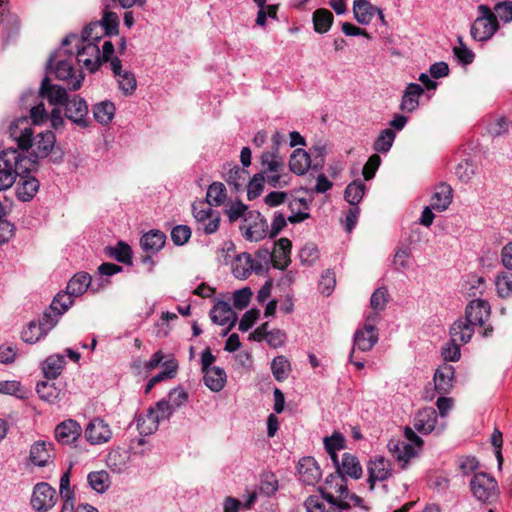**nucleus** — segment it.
<instances>
[{
    "label": "nucleus",
    "mask_w": 512,
    "mask_h": 512,
    "mask_svg": "<svg viewBox=\"0 0 512 512\" xmlns=\"http://www.w3.org/2000/svg\"><path fill=\"white\" fill-rule=\"evenodd\" d=\"M8 133L13 141L16 142L18 149L28 151L32 148V153L28 158L34 159V168L38 164L39 159L55 155L53 161H59L62 154L55 151L56 136L50 131H44L34 136V131L27 117H20L9 125Z\"/></svg>",
    "instance_id": "f257e3e1"
},
{
    "label": "nucleus",
    "mask_w": 512,
    "mask_h": 512,
    "mask_svg": "<svg viewBox=\"0 0 512 512\" xmlns=\"http://www.w3.org/2000/svg\"><path fill=\"white\" fill-rule=\"evenodd\" d=\"M34 170V159L24 156L18 149L8 148L0 152V191L10 188L16 178Z\"/></svg>",
    "instance_id": "f03ea898"
},
{
    "label": "nucleus",
    "mask_w": 512,
    "mask_h": 512,
    "mask_svg": "<svg viewBox=\"0 0 512 512\" xmlns=\"http://www.w3.org/2000/svg\"><path fill=\"white\" fill-rule=\"evenodd\" d=\"M67 46H63L55 51L47 62V69L53 73L59 80L67 83V88L71 91L80 89L84 80V74L76 70L73 66V53Z\"/></svg>",
    "instance_id": "7ed1b4c3"
},
{
    "label": "nucleus",
    "mask_w": 512,
    "mask_h": 512,
    "mask_svg": "<svg viewBox=\"0 0 512 512\" xmlns=\"http://www.w3.org/2000/svg\"><path fill=\"white\" fill-rule=\"evenodd\" d=\"M479 16L471 26V36L477 41L489 40L499 28L497 16L487 5L478 6Z\"/></svg>",
    "instance_id": "20e7f679"
},
{
    "label": "nucleus",
    "mask_w": 512,
    "mask_h": 512,
    "mask_svg": "<svg viewBox=\"0 0 512 512\" xmlns=\"http://www.w3.org/2000/svg\"><path fill=\"white\" fill-rule=\"evenodd\" d=\"M470 487L473 495L483 503H491L498 496V485L496 480L489 474L476 473L471 481Z\"/></svg>",
    "instance_id": "39448f33"
},
{
    "label": "nucleus",
    "mask_w": 512,
    "mask_h": 512,
    "mask_svg": "<svg viewBox=\"0 0 512 512\" xmlns=\"http://www.w3.org/2000/svg\"><path fill=\"white\" fill-rule=\"evenodd\" d=\"M88 113V104L79 95L69 97L64 104L65 117L79 128L85 129L91 126L92 120Z\"/></svg>",
    "instance_id": "423d86ee"
},
{
    "label": "nucleus",
    "mask_w": 512,
    "mask_h": 512,
    "mask_svg": "<svg viewBox=\"0 0 512 512\" xmlns=\"http://www.w3.org/2000/svg\"><path fill=\"white\" fill-rule=\"evenodd\" d=\"M243 237L247 241L258 242L269 235L267 220L259 211L252 210L245 216V224L240 226Z\"/></svg>",
    "instance_id": "0eeeda50"
},
{
    "label": "nucleus",
    "mask_w": 512,
    "mask_h": 512,
    "mask_svg": "<svg viewBox=\"0 0 512 512\" xmlns=\"http://www.w3.org/2000/svg\"><path fill=\"white\" fill-rule=\"evenodd\" d=\"M56 490L46 482L35 485L31 497V506L37 512H46L56 503Z\"/></svg>",
    "instance_id": "6e6552de"
},
{
    "label": "nucleus",
    "mask_w": 512,
    "mask_h": 512,
    "mask_svg": "<svg viewBox=\"0 0 512 512\" xmlns=\"http://www.w3.org/2000/svg\"><path fill=\"white\" fill-rule=\"evenodd\" d=\"M377 319V314L372 313L367 316L363 329L357 330L354 334V346L361 351H369L378 342V334L373 322Z\"/></svg>",
    "instance_id": "1a4fd4ad"
},
{
    "label": "nucleus",
    "mask_w": 512,
    "mask_h": 512,
    "mask_svg": "<svg viewBox=\"0 0 512 512\" xmlns=\"http://www.w3.org/2000/svg\"><path fill=\"white\" fill-rule=\"evenodd\" d=\"M77 61L90 72H95L101 65L100 49L96 43L77 42Z\"/></svg>",
    "instance_id": "9d476101"
},
{
    "label": "nucleus",
    "mask_w": 512,
    "mask_h": 512,
    "mask_svg": "<svg viewBox=\"0 0 512 512\" xmlns=\"http://www.w3.org/2000/svg\"><path fill=\"white\" fill-rule=\"evenodd\" d=\"M490 310V305L486 300H472L465 309L464 319L475 327L482 328L490 317Z\"/></svg>",
    "instance_id": "9b49d317"
},
{
    "label": "nucleus",
    "mask_w": 512,
    "mask_h": 512,
    "mask_svg": "<svg viewBox=\"0 0 512 512\" xmlns=\"http://www.w3.org/2000/svg\"><path fill=\"white\" fill-rule=\"evenodd\" d=\"M211 320L221 326L227 325L228 327L222 333L223 336H226L231 328L235 325L237 316L229 303L225 301L217 302L210 311Z\"/></svg>",
    "instance_id": "f8f14e48"
},
{
    "label": "nucleus",
    "mask_w": 512,
    "mask_h": 512,
    "mask_svg": "<svg viewBox=\"0 0 512 512\" xmlns=\"http://www.w3.org/2000/svg\"><path fill=\"white\" fill-rule=\"evenodd\" d=\"M55 438L62 445H73L80 438L82 428L72 419L65 420L55 427Z\"/></svg>",
    "instance_id": "ddd939ff"
},
{
    "label": "nucleus",
    "mask_w": 512,
    "mask_h": 512,
    "mask_svg": "<svg viewBox=\"0 0 512 512\" xmlns=\"http://www.w3.org/2000/svg\"><path fill=\"white\" fill-rule=\"evenodd\" d=\"M112 431L107 423L100 418L92 419L85 429V438L93 445L102 444L110 440Z\"/></svg>",
    "instance_id": "4468645a"
},
{
    "label": "nucleus",
    "mask_w": 512,
    "mask_h": 512,
    "mask_svg": "<svg viewBox=\"0 0 512 512\" xmlns=\"http://www.w3.org/2000/svg\"><path fill=\"white\" fill-rule=\"evenodd\" d=\"M55 457L53 443L44 440H38L31 445L29 459L38 466H47Z\"/></svg>",
    "instance_id": "2eb2a0df"
},
{
    "label": "nucleus",
    "mask_w": 512,
    "mask_h": 512,
    "mask_svg": "<svg viewBox=\"0 0 512 512\" xmlns=\"http://www.w3.org/2000/svg\"><path fill=\"white\" fill-rule=\"evenodd\" d=\"M353 14L355 20L362 25L371 23L374 16L377 14L380 20L384 23V14L381 9L371 4L368 0H354Z\"/></svg>",
    "instance_id": "dca6fc26"
},
{
    "label": "nucleus",
    "mask_w": 512,
    "mask_h": 512,
    "mask_svg": "<svg viewBox=\"0 0 512 512\" xmlns=\"http://www.w3.org/2000/svg\"><path fill=\"white\" fill-rule=\"evenodd\" d=\"M454 374V367L447 363H443L436 369L433 381L435 390L439 394H448L452 390L454 383Z\"/></svg>",
    "instance_id": "f3484780"
},
{
    "label": "nucleus",
    "mask_w": 512,
    "mask_h": 512,
    "mask_svg": "<svg viewBox=\"0 0 512 512\" xmlns=\"http://www.w3.org/2000/svg\"><path fill=\"white\" fill-rule=\"evenodd\" d=\"M39 94L41 97L46 98L50 104L55 106H64L69 98L67 90L61 86L51 84L48 77L42 80Z\"/></svg>",
    "instance_id": "a211bd4d"
},
{
    "label": "nucleus",
    "mask_w": 512,
    "mask_h": 512,
    "mask_svg": "<svg viewBox=\"0 0 512 512\" xmlns=\"http://www.w3.org/2000/svg\"><path fill=\"white\" fill-rule=\"evenodd\" d=\"M368 483L370 490L374 489L376 481H384L391 476V465L384 457H377L368 464Z\"/></svg>",
    "instance_id": "6ab92c4d"
},
{
    "label": "nucleus",
    "mask_w": 512,
    "mask_h": 512,
    "mask_svg": "<svg viewBox=\"0 0 512 512\" xmlns=\"http://www.w3.org/2000/svg\"><path fill=\"white\" fill-rule=\"evenodd\" d=\"M300 480L307 485H314L321 478V469L314 458L304 457L298 463Z\"/></svg>",
    "instance_id": "aec40b11"
},
{
    "label": "nucleus",
    "mask_w": 512,
    "mask_h": 512,
    "mask_svg": "<svg viewBox=\"0 0 512 512\" xmlns=\"http://www.w3.org/2000/svg\"><path fill=\"white\" fill-rule=\"evenodd\" d=\"M292 243L288 238H280L274 242L272 251L273 267L280 270H285L291 263Z\"/></svg>",
    "instance_id": "412c9836"
},
{
    "label": "nucleus",
    "mask_w": 512,
    "mask_h": 512,
    "mask_svg": "<svg viewBox=\"0 0 512 512\" xmlns=\"http://www.w3.org/2000/svg\"><path fill=\"white\" fill-rule=\"evenodd\" d=\"M388 449L392 456L401 464L402 469H405L409 460L418 454L415 447L402 440H390Z\"/></svg>",
    "instance_id": "4be33fe9"
},
{
    "label": "nucleus",
    "mask_w": 512,
    "mask_h": 512,
    "mask_svg": "<svg viewBox=\"0 0 512 512\" xmlns=\"http://www.w3.org/2000/svg\"><path fill=\"white\" fill-rule=\"evenodd\" d=\"M437 418V411L434 408L422 409L414 418V429L421 434H429L435 429Z\"/></svg>",
    "instance_id": "5701e85b"
},
{
    "label": "nucleus",
    "mask_w": 512,
    "mask_h": 512,
    "mask_svg": "<svg viewBox=\"0 0 512 512\" xmlns=\"http://www.w3.org/2000/svg\"><path fill=\"white\" fill-rule=\"evenodd\" d=\"M453 199V190L450 185L440 183L434 188L431 196L430 206L439 212L445 211Z\"/></svg>",
    "instance_id": "b1692460"
},
{
    "label": "nucleus",
    "mask_w": 512,
    "mask_h": 512,
    "mask_svg": "<svg viewBox=\"0 0 512 512\" xmlns=\"http://www.w3.org/2000/svg\"><path fill=\"white\" fill-rule=\"evenodd\" d=\"M103 33L104 32H102L101 24H99L97 22L90 23V24L86 25L85 28L83 29V34H82L81 39H79L77 35L71 34V35L66 36L62 40V45L69 46L74 41L81 42V43H96L97 41H99L101 39Z\"/></svg>",
    "instance_id": "393cba45"
},
{
    "label": "nucleus",
    "mask_w": 512,
    "mask_h": 512,
    "mask_svg": "<svg viewBox=\"0 0 512 512\" xmlns=\"http://www.w3.org/2000/svg\"><path fill=\"white\" fill-rule=\"evenodd\" d=\"M88 288L93 292H97L100 289V285L94 287L91 276L85 272L75 274L66 287L70 295L74 296L82 295Z\"/></svg>",
    "instance_id": "a878e982"
},
{
    "label": "nucleus",
    "mask_w": 512,
    "mask_h": 512,
    "mask_svg": "<svg viewBox=\"0 0 512 512\" xmlns=\"http://www.w3.org/2000/svg\"><path fill=\"white\" fill-rule=\"evenodd\" d=\"M424 93V89L417 83L407 85L402 96L400 109L404 112H413L419 105V98Z\"/></svg>",
    "instance_id": "bb28decb"
},
{
    "label": "nucleus",
    "mask_w": 512,
    "mask_h": 512,
    "mask_svg": "<svg viewBox=\"0 0 512 512\" xmlns=\"http://www.w3.org/2000/svg\"><path fill=\"white\" fill-rule=\"evenodd\" d=\"M475 332V326L465 319L456 320L450 328L452 341L460 344L468 343Z\"/></svg>",
    "instance_id": "cd10ccee"
},
{
    "label": "nucleus",
    "mask_w": 512,
    "mask_h": 512,
    "mask_svg": "<svg viewBox=\"0 0 512 512\" xmlns=\"http://www.w3.org/2000/svg\"><path fill=\"white\" fill-rule=\"evenodd\" d=\"M166 235L159 230H151L140 239L142 249L149 254H156L165 245Z\"/></svg>",
    "instance_id": "c85d7f7f"
},
{
    "label": "nucleus",
    "mask_w": 512,
    "mask_h": 512,
    "mask_svg": "<svg viewBox=\"0 0 512 512\" xmlns=\"http://www.w3.org/2000/svg\"><path fill=\"white\" fill-rule=\"evenodd\" d=\"M289 167L297 175L305 174L309 168L313 169L310 154L301 148L294 150L290 156Z\"/></svg>",
    "instance_id": "c756f323"
},
{
    "label": "nucleus",
    "mask_w": 512,
    "mask_h": 512,
    "mask_svg": "<svg viewBox=\"0 0 512 512\" xmlns=\"http://www.w3.org/2000/svg\"><path fill=\"white\" fill-rule=\"evenodd\" d=\"M39 189V181L30 176L29 173L20 177V181L16 188V194L21 201H30Z\"/></svg>",
    "instance_id": "7c9ffc66"
},
{
    "label": "nucleus",
    "mask_w": 512,
    "mask_h": 512,
    "mask_svg": "<svg viewBox=\"0 0 512 512\" xmlns=\"http://www.w3.org/2000/svg\"><path fill=\"white\" fill-rule=\"evenodd\" d=\"M204 384L213 392L221 391L227 380V375L224 369L220 367H213L202 372Z\"/></svg>",
    "instance_id": "2f4dec72"
},
{
    "label": "nucleus",
    "mask_w": 512,
    "mask_h": 512,
    "mask_svg": "<svg viewBox=\"0 0 512 512\" xmlns=\"http://www.w3.org/2000/svg\"><path fill=\"white\" fill-rule=\"evenodd\" d=\"M261 165L263 176L274 172H282L284 170L283 158L279 155L278 148L274 147L272 152H264L261 155Z\"/></svg>",
    "instance_id": "473e14b6"
},
{
    "label": "nucleus",
    "mask_w": 512,
    "mask_h": 512,
    "mask_svg": "<svg viewBox=\"0 0 512 512\" xmlns=\"http://www.w3.org/2000/svg\"><path fill=\"white\" fill-rule=\"evenodd\" d=\"M115 111L114 103L109 100L101 101L93 106L94 119L102 125H107L112 121Z\"/></svg>",
    "instance_id": "72a5a7b5"
},
{
    "label": "nucleus",
    "mask_w": 512,
    "mask_h": 512,
    "mask_svg": "<svg viewBox=\"0 0 512 512\" xmlns=\"http://www.w3.org/2000/svg\"><path fill=\"white\" fill-rule=\"evenodd\" d=\"M338 472L342 475L359 479L362 476V467L355 456L350 453H344L342 455L341 466Z\"/></svg>",
    "instance_id": "f704fd0d"
},
{
    "label": "nucleus",
    "mask_w": 512,
    "mask_h": 512,
    "mask_svg": "<svg viewBox=\"0 0 512 512\" xmlns=\"http://www.w3.org/2000/svg\"><path fill=\"white\" fill-rule=\"evenodd\" d=\"M65 365V358L60 354L49 356L43 363L42 369L48 379H56Z\"/></svg>",
    "instance_id": "c9c22d12"
},
{
    "label": "nucleus",
    "mask_w": 512,
    "mask_h": 512,
    "mask_svg": "<svg viewBox=\"0 0 512 512\" xmlns=\"http://www.w3.org/2000/svg\"><path fill=\"white\" fill-rule=\"evenodd\" d=\"M366 191V185L360 179L354 180L347 185L344 191L345 200L352 206H357L362 200Z\"/></svg>",
    "instance_id": "e433bc0d"
},
{
    "label": "nucleus",
    "mask_w": 512,
    "mask_h": 512,
    "mask_svg": "<svg viewBox=\"0 0 512 512\" xmlns=\"http://www.w3.org/2000/svg\"><path fill=\"white\" fill-rule=\"evenodd\" d=\"M312 20L314 30L317 33L323 34L330 29L334 20V16L329 10L320 8L313 13Z\"/></svg>",
    "instance_id": "4c0bfd02"
},
{
    "label": "nucleus",
    "mask_w": 512,
    "mask_h": 512,
    "mask_svg": "<svg viewBox=\"0 0 512 512\" xmlns=\"http://www.w3.org/2000/svg\"><path fill=\"white\" fill-rule=\"evenodd\" d=\"M106 254L120 263L132 264V250L123 241H119L114 247H107Z\"/></svg>",
    "instance_id": "58836bf2"
},
{
    "label": "nucleus",
    "mask_w": 512,
    "mask_h": 512,
    "mask_svg": "<svg viewBox=\"0 0 512 512\" xmlns=\"http://www.w3.org/2000/svg\"><path fill=\"white\" fill-rule=\"evenodd\" d=\"M160 421L158 416L152 410H148L145 415L139 416L137 420V428L142 435H150L159 427Z\"/></svg>",
    "instance_id": "ea45409f"
},
{
    "label": "nucleus",
    "mask_w": 512,
    "mask_h": 512,
    "mask_svg": "<svg viewBox=\"0 0 512 512\" xmlns=\"http://www.w3.org/2000/svg\"><path fill=\"white\" fill-rule=\"evenodd\" d=\"M242 258L245 260V263L247 265V268L244 269L243 272H239L238 268H234V272L237 277H247L250 271H254L256 274H261L265 270L268 269V264L266 263H260L259 260H256L255 258H252L250 254L243 253L238 257V260L241 261Z\"/></svg>",
    "instance_id": "a19ab883"
},
{
    "label": "nucleus",
    "mask_w": 512,
    "mask_h": 512,
    "mask_svg": "<svg viewBox=\"0 0 512 512\" xmlns=\"http://www.w3.org/2000/svg\"><path fill=\"white\" fill-rule=\"evenodd\" d=\"M271 371L277 381L286 380L291 372V364L287 357L284 355L275 357L271 363Z\"/></svg>",
    "instance_id": "79ce46f5"
},
{
    "label": "nucleus",
    "mask_w": 512,
    "mask_h": 512,
    "mask_svg": "<svg viewBox=\"0 0 512 512\" xmlns=\"http://www.w3.org/2000/svg\"><path fill=\"white\" fill-rule=\"evenodd\" d=\"M36 391L40 399L50 404H54L59 400L60 389L54 383L48 381L38 382Z\"/></svg>",
    "instance_id": "37998d69"
},
{
    "label": "nucleus",
    "mask_w": 512,
    "mask_h": 512,
    "mask_svg": "<svg viewBox=\"0 0 512 512\" xmlns=\"http://www.w3.org/2000/svg\"><path fill=\"white\" fill-rule=\"evenodd\" d=\"M224 170L226 182L233 186L236 191H239L245 182V171L240 169L239 166L231 164L224 165Z\"/></svg>",
    "instance_id": "c03bdc74"
},
{
    "label": "nucleus",
    "mask_w": 512,
    "mask_h": 512,
    "mask_svg": "<svg viewBox=\"0 0 512 512\" xmlns=\"http://www.w3.org/2000/svg\"><path fill=\"white\" fill-rule=\"evenodd\" d=\"M207 203L210 206H220L227 198L226 187L221 182H213L206 194Z\"/></svg>",
    "instance_id": "a18cd8bd"
},
{
    "label": "nucleus",
    "mask_w": 512,
    "mask_h": 512,
    "mask_svg": "<svg viewBox=\"0 0 512 512\" xmlns=\"http://www.w3.org/2000/svg\"><path fill=\"white\" fill-rule=\"evenodd\" d=\"M87 481L90 487L98 493H104L110 486L109 474L104 470L89 473Z\"/></svg>",
    "instance_id": "49530a36"
},
{
    "label": "nucleus",
    "mask_w": 512,
    "mask_h": 512,
    "mask_svg": "<svg viewBox=\"0 0 512 512\" xmlns=\"http://www.w3.org/2000/svg\"><path fill=\"white\" fill-rule=\"evenodd\" d=\"M61 316L62 314L58 310L52 309V305H50L49 308L43 312L39 320L38 330H42L47 335L58 323Z\"/></svg>",
    "instance_id": "de8ad7c7"
},
{
    "label": "nucleus",
    "mask_w": 512,
    "mask_h": 512,
    "mask_svg": "<svg viewBox=\"0 0 512 512\" xmlns=\"http://www.w3.org/2000/svg\"><path fill=\"white\" fill-rule=\"evenodd\" d=\"M395 137L396 134L392 129L382 130L373 144V149L379 153H387L391 149Z\"/></svg>",
    "instance_id": "09e8293b"
},
{
    "label": "nucleus",
    "mask_w": 512,
    "mask_h": 512,
    "mask_svg": "<svg viewBox=\"0 0 512 512\" xmlns=\"http://www.w3.org/2000/svg\"><path fill=\"white\" fill-rule=\"evenodd\" d=\"M495 285L497 293L501 298H507L512 295V273L500 272L496 276Z\"/></svg>",
    "instance_id": "8fccbe9b"
},
{
    "label": "nucleus",
    "mask_w": 512,
    "mask_h": 512,
    "mask_svg": "<svg viewBox=\"0 0 512 512\" xmlns=\"http://www.w3.org/2000/svg\"><path fill=\"white\" fill-rule=\"evenodd\" d=\"M248 207L241 201L231 202L226 205L225 213L229 218V221L235 222L240 218L245 220V216L248 213Z\"/></svg>",
    "instance_id": "3c124183"
},
{
    "label": "nucleus",
    "mask_w": 512,
    "mask_h": 512,
    "mask_svg": "<svg viewBox=\"0 0 512 512\" xmlns=\"http://www.w3.org/2000/svg\"><path fill=\"white\" fill-rule=\"evenodd\" d=\"M389 301V293L386 287L377 288L370 298V306L375 311H382L385 309Z\"/></svg>",
    "instance_id": "603ef678"
},
{
    "label": "nucleus",
    "mask_w": 512,
    "mask_h": 512,
    "mask_svg": "<svg viewBox=\"0 0 512 512\" xmlns=\"http://www.w3.org/2000/svg\"><path fill=\"white\" fill-rule=\"evenodd\" d=\"M265 177L263 173H256L247 186V197L249 200L256 199L264 189Z\"/></svg>",
    "instance_id": "864d4df0"
},
{
    "label": "nucleus",
    "mask_w": 512,
    "mask_h": 512,
    "mask_svg": "<svg viewBox=\"0 0 512 512\" xmlns=\"http://www.w3.org/2000/svg\"><path fill=\"white\" fill-rule=\"evenodd\" d=\"M102 26V32L106 35L118 34L119 19L114 12H105L102 21L98 22Z\"/></svg>",
    "instance_id": "5fc2aeb1"
},
{
    "label": "nucleus",
    "mask_w": 512,
    "mask_h": 512,
    "mask_svg": "<svg viewBox=\"0 0 512 512\" xmlns=\"http://www.w3.org/2000/svg\"><path fill=\"white\" fill-rule=\"evenodd\" d=\"M411 252L407 248H399L393 259V266L396 271H404L410 266Z\"/></svg>",
    "instance_id": "6e6d98bb"
},
{
    "label": "nucleus",
    "mask_w": 512,
    "mask_h": 512,
    "mask_svg": "<svg viewBox=\"0 0 512 512\" xmlns=\"http://www.w3.org/2000/svg\"><path fill=\"white\" fill-rule=\"evenodd\" d=\"M458 42L459 45L453 48L454 55L462 64H471L475 57L474 53L463 43L462 37H458Z\"/></svg>",
    "instance_id": "4d7b16f0"
},
{
    "label": "nucleus",
    "mask_w": 512,
    "mask_h": 512,
    "mask_svg": "<svg viewBox=\"0 0 512 512\" xmlns=\"http://www.w3.org/2000/svg\"><path fill=\"white\" fill-rule=\"evenodd\" d=\"M46 334L42 330H38V324L30 322L26 329L22 331V340L29 344H34Z\"/></svg>",
    "instance_id": "13d9d810"
},
{
    "label": "nucleus",
    "mask_w": 512,
    "mask_h": 512,
    "mask_svg": "<svg viewBox=\"0 0 512 512\" xmlns=\"http://www.w3.org/2000/svg\"><path fill=\"white\" fill-rule=\"evenodd\" d=\"M191 237V229L187 225H177L171 231V239L175 245L181 246Z\"/></svg>",
    "instance_id": "bf43d9fd"
},
{
    "label": "nucleus",
    "mask_w": 512,
    "mask_h": 512,
    "mask_svg": "<svg viewBox=\"0 0 512 512\" xmlns=\"http://www.w3.org/2000/svg\"><path fill=\"white\" fill-rule=\"evenodd\" d=\"M73 296L74 295H70L68 291L58 293L51 303L52 309L58 310L63 315L73 304Z\"/></svg>",
    "instance_id": "052dcab7"
},
{
    "label": "nucleus",
    "mask_w": 512,
    "mask_h": 512,
    "mask_svg": "<svg viewBox=\"0 0 512 512\" xmlns=\"http://www.w3.org/2000/svg\"><path fill=\"white\" fill-rule=\"evenodd\" d=\"M0 393L16 396L18 398L25 397L21 383L15 380L0 381Z\"/></svg>",
    "instance_id": "680f3d73"
},
{
    "label": "nucleus",
    "mask_w": 512,
    "mask_h": 512,
    "mask_svg": "<svg viewBox=\"0 0 512 512\" xmlns=\"http://www.w3.org/2000/svg\"><path fill=\"white\" fill-rule=\"evenodd\" d=\"M118 77L119 88L125 94H132L136 89V79L134 75L129 71H124Z\"/></svg>",
    "instance_id": "e2e57ef3"
},
{
    "label": "nucleus",
    "mask_w": 512,
    "mask_h": 512,
    "mask_svg": "<svg viewBox=\"0 0 512 512\" xmlns=\"http://www.w3.org/2000/svg\"><path fill=\"white\" fill-rule=\"evenodd\" d=\"M148 410L154 411L160 422L169 419L175 411L171 404L165 399L158 401L155 407H151Z\"/></svg>",
    "instance_id": "0e129e2a"
},
{
    "label": "nucleus",
    "mask_w": 512,
    "mask_h": 512,
    "mask_svg": "<svg viewBox=\"0 0 512 512\" xmlns=\"http://www.w3.org/2000/svg\"><path fill=\"white\" fill-rule=\"evenodd\" d=\"M324 446L327 452L341 450L345 446V438L341 433L334 432L330 437L324 438Z\"/></svg>",
    "instance_id": "69168bd1"
},
{
    "label": "nucleus",
    "mask_w": 512,
    "mask_h": 512,
    "mask_svg": "<svg viewBox=\"0 0 512 512\" xmlns=\"http://www.w3.org/2000/svg\"><path fill=\"white\" fill-rule=\"evenodd\" d=\"M455 174L461 181L468 182L475 174V167L468 160L462 161L457 165Z\"/></svg>",
    "instance_id": "338daca9"
},
{
    "label": "nucleus",
    "mask_w": 512,
    "mask_h": 512,
    "mask_svg": "<svg viewBox=\"0 0 512 512\" xmlns=\"http://www.w3.org/2000/svg\"><path fill=\"white\" fill-rule=\"evenodd\" d=\"M497 16L504 22L512 21V1L499 2L494 6Z\"/></svg>",
    "instance_id": "774afa93"
}]
</instances>
